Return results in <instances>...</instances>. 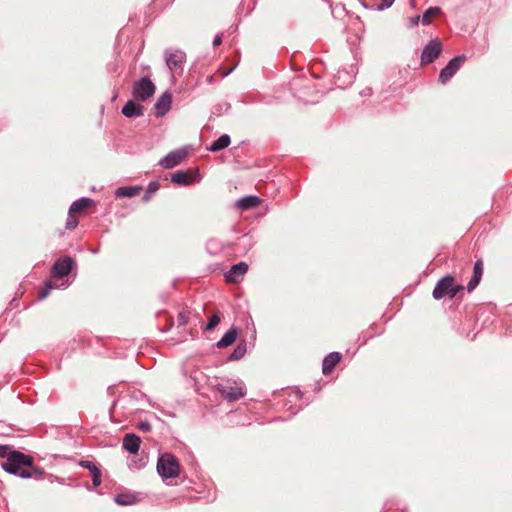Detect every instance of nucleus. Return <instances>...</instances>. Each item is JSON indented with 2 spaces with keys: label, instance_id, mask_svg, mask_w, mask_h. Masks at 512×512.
<instances>
[{
  "label": "nucleus",
  "instance_id": "f257e3e1",
  "mask_svg": "<svg viewBox=\"0 0 512 512\" xmlns=\"http://www.w3.org/2000/svg\"><path fill=\"white\" fill-rule=\"evenodd\" d=\"M4 458H6V461L2 463V468L7 473L26 478V472L32 465V457L30 455L9 448Z\"/></svg>",
  "mask_w": 512,
  "mask_h": 512
},
{
  "label": "nucleus",
  "instance_id": "f03ea898",
  "mask_svg": "<svg viewBox=\"0 0 512 512\" xmlns=\"http://www.w3.org/2000/svg\"><path fill=\"white\" fill-rule=\"evenodd\" d=\"M462 285H457L452 276H446L439 280L433 290V297L441 299L443 297L453 298L459 291L463 290Z\"/></svg>",
  "mask_w": 512,
  "mask_h": 512
},
{
  "label": "nucleus",
  "instance_id": "7ed1b4c3",
  "mask_svg": "<svg viewBox=\"0 0 512 512\" xmlns=\"http://www.w3.org/2000/svg\"><path fill=\"white\" fill-rule=\"evenodd\" d=\"M180 465L176 457L170 453L161 455L157 462V471L164 478L178 476Z\"/></svg>",
  "mask_w": 512,
  "mask_h": 512
},
{
  "label": "nucleus",
  "instance_id": "20e7f679",
  "mask_svg": "<svg viewBox=\"0 0 512 512\" xmlns=\"http://www.w3.org/2000/svg\"><path fill=\"white\" fill-rule=\"evenodd\" d=\"M155 90L154 83L149 78L144 77L134 83L132 95L137 100L146 101L154 95Z\"/></svg>",
  "mask_w": 512,
  "mask_h": 512
},
{
  "label": "nucleus",
  "instance_id": "39448f33",
  "mask_svg": "<svg viewBox=\"0 0 512 512\" xmlns=\"http://www.w3.org/2000/svg\"><path fill=\"white\" fill-rule=\"evenodd\" d=\"M465 60L466 57L464 55H460L451 59L449 63L441 70L439 74V82L446 84L456 74Z\"/></svg>",
  "mask_w": 512,
  "mask_h": 512
},
{
  "label": "nucleus",
  "instance_id": "423d86ee",
  "mask_svg": "<svg viewBox=\"0 0 512 512\" xmlns=\"http://www.w3.org/2000/svg\"><path fill=\"white\" fill-rule=\"evenodd\" d=\"M442 51V44L439 39L431 40L424 48L421 55V64L426 65L432 63L438 58Z\"/></svg>",
  "mask_w": 512,
  "mask_h": 512
},
{
  "label": "nucleus",
  "instance_id": "0eeeda50",
  "mask_svg": "<svg viewBox=\"0 0 512 512\" xmlns=\"http://www.w3.org/2000/svg\"><path fill=\"white\" fill-rule=\"evenodd\" d=\"M186 149H178L170 152L165 158L160 161V164L165 169H171L185 160L187 157Z\"/></svg>",
  "mask_w": 512,
  "mask_h": 512
},
{
  "label": "nucleus",
  "instance_id": "6e6552de",
  "mask_svg": "<svg viewBox=\"0 0 512 512\" xmlns=\"http://www.w3.org/2000/svg\"><path fill=\"white\" fill-rule=\"evenodd\" d=\"M73 266V260L70 257H65L62 259H59L55 262L53 269H52V275L53 277H64L67 276Z\"/></svg>",
  "mask_w": 512,
  "mask_h": 512
},
{
  "label": "nucleus",
  "instance_id": "1a4fd4ad",
  "mask_svg": "<svg viewBox=\"0 0 512 512\" xmlns=\"http://www.w3.org/2000/svg\"><path fill=\"white\" fill-rule=\"evenodd\" d=\"M248 270V265L245 262H240L233 265L229 272L226 274V281L229 283H239Z\"/></svg>",
  "mask_w": 512,
  "mask_h": 512
},
{
  "label": "nucleus",
  "instance_id": "9d476101",
  "mask_svg": "<svg viewBox=\"0 0 512 512\" xmlns=\"http://www.w3.org/2000/svg\"><path fill=\"white\" fill-rule=\"evenodd\" d=\"M218 391L221 397L229 402L237 401L245 395L241 387L220 386Z\"/></svg>",
  "mask_w": 512,
  "mask_h": 512
},
{
  "label": "nucleus",
  "instance_id": "9b49d317",
  "mask_svg": "<svg viewBox=\"0 0 512 512\" xmlns=\"http://www.w3.org/2000/svg\"><path fill=\"white\" fill-rule=\"evenodd\" d=\"M196 171L187 170V171H177L171 176V181L178 185H189L194 181L196 176Z\"/></svg>",
  "mask_w": 512,
  "mask_h": 512
},
{
  "label": "nucleus",
  "instance_id": "f8f14e48",
  "mask_svg": "<svg viewBox=\"0 0 512 512\" xmlns=\"http://www.w3.org/2000/svg\"><path fill=\"white\" fill-rule=\"evenodd\" d=\"M172 96L169 92L163 93L156 101L154 108L157 116H163L170 109Z\"/></svg>",
  "mask_w": 512,
  "mask_h": 512
},
{
  "label": "nucleus",
  "instance_id": "ddd939ff",
  "mask_svg": "<svg viewBox=\"0 0 512 512\" xmlns=\"http://www.w3.org/2000/svg\"><path fill=\"white\" fill-rule=\"evenodd\" d=\"M342 355L339 352H332L328 354L322 364V372L324 375H329L336 365L340 362Z\"/></svg>",
  "mask_w": 512,
  "mask_h": 512
},
{
  "label": "nucleus",
  "instance_id": "4468645a",
  "mask_svg": "<svg viewBox=\"0 0 512 512\" xmlns=\"http://www.w3.org/2000/svg\"><path fill=\"white\" fill-rule=\"evenodd\" d=\"M141 439L133 433L126 434L123 439V448L131 454H136L139 450Z\"/></svg>",
  "mask_w": 512,
  "mask_h": 512
},
{
  "label": "nucleus",
  "instance_id": "2eb2a0df",
  "mask_svg": "<svg viewBox=\"0 0 512 512\" xmlns=\"http://www.w3.org/2000/svg\"><path fill=\"white\" fill-rule=\"evenodd\" d=\"M185 61V53L182 51H172L167 54L166 63L170 70L176 69Z\"/></svg>",
  "mask_w": 512,
  "mask_h": 512
},
{
  "label": "nucleus",
  "instance_id": "dca6fc26",
  "mask_svg": "<svg viewBox=\"0 0 512 512\" xmlns=\"http://www.w3.org/2000/svg\"><path fill=\"white\" fill-rule=\"evenodd\" d=\"M122 114L126 117H138L143 115V107L134 101H128L122 108Z\"/></svg>",
  "mask_w": 512,
  "mask_h": 512
},
{
  "label": "nucleus",
  "instance_id": "f3484780",
  "mask_svg": "<svg viewBox=\"0 0 512 512\" xmlns=\"http://www.w3.org/2000/svg\"><path fill=\"white\" fill-rule=\"evenodd\" d=\"M262 203V200L257 196H246L237 201V207L242 210H248L254 207L259 206Z\"/></svg>",
  "mask_w": 512,
  "mask_h": 512
},
{
  "label": "nucleus",
  "instance_id": "a211bd4d",
  "mask_svg": "<svg viewBox=\"0 0 512 512\" xmlns=\"http://www.w3.org/2000/svg\"><path fill=\"white\" fill-rule=\"evenodd\" d=\"M237 337V329L232 328L229 331H227L224 336L217 342L218 348H226L233 344Z\"/></svg>",
  "mask_w": 512,
  "mask_h": 512
},
{
  "label": "nucleus",
  "instance_id": "6ab92c4d",
  "mask_svg": "<svg viewBox=\"0 0 512 512\" xmlns=\"http://www.w3.org/2000/svg\"><path fill=\"white\" fill-rule=\"evenodd\" d=\"M92 204H93L92 199L81 198L72 203V205L70 206L69 212H70V214L79 213V212L83 211L84 209L88 208L89 206H91Z\"/></svg>",
  "mask_w": 512,
  "mask_h": 512
},
{
  "label": "nucleus",
  "instance_id": "aec40b11",
  "mask_svg": "<svg viewBox=\"0 0 512 512\" xmlns=\"http://www.w3.org/2000/svg\"><path fill=\"white\" fill-rule=\"evenodd\" d=\"M142 190L141 186H125L116 190L117 197H134Z\"/></svg>",
  "mask_w": 512,
  "mask_h": 512
},
{
  "label": "nucleus",
  "instance_id": "412c9836",
  "mask_svg": "<svg viewBox=\"0 0 512 512\" xmlns=\"http://www.w3.org/2000/svg\"><path fill=\"white\" fill-rule=\"evenodd\" d=\"M230 142H231L230 136L227 134H224L211 144V146L209 147V150L212 152L220 151V150L228 147Z\"/></svg>",
  "mask_w": 512,
  "mask_h": 512
},
{
  "label": "nucleus",
  "instance_id": "4be33fe9",
  "mask_svg": "<svg viewBox=\"0 0 512 512\" xmlns=\"http://www.w3.org/2000/svg\"><path fill=\"white\" fill-rule=\"evenodd\" d=\"M479 282H480V260H477L474 263V274H473V277H472V279L469 281V283L467 285L468 292L473 291L477 287Z\"/></svg>",
  "mask_w": 512,
  "mask_h": 512
},
{
  "label": "nucleus",
  "instance_id": "5701e85b",
  "mask_svg": "<svg viewBox=\"0 0 512 512\" xmlns=\"http://www.w3.org/2000/svg\"><path fill=\"white\" fill-rule=\"evenodd\" d=\"M26 474H27L26 478H34L36 480H42L46 476L45 470L38 466H35L33 460H32V465H31V467H29Z\"/></svg>",
  "mask_w": 512,
  "mask_h": 512
},
{
  "label": "nucleus",
  "instance_id": "b1692460",
  "mask_svg": "<svg viewBox=\"0 0 512 512\" xmlns=\"http://www.w3.org/2000/svg\"><path fill=\"white\" fill-rule=\"evenodd\" d=\"M441 10L438 7H431L424 13L422 17V23L427 25L429 24L433 18L437 17L440 14Z\"/></svg>",
  "mask_w": 512,
  "mask_h": 512
},
{
  "label": "nucleus",
  "instance_id": "393cba45",
  "mask_svg": "<svg viewBox=\"0 0 512 512\" xmlns=\"http://www.w3.org/2000/svg\"><path fill=\"white\" fill-rule=\"evenodd\" d=\"M159 187H160V184L158 182H156V181L150 182L147 187L146 193L143 197V201L148 202L151 199L152 195L158 191Z\"/></svg>",
  "mask_w": 512,
  "mask_h": 512
},
{
  "label": "nucleus",
  "instance_id": "a878e982",
  "mask_svg": "<svg viewBox=\"0 0 512 512\" xmlns=\"http://www.w3.org/2000/svg\"><path fill=\"white\" fill-rule=\"evenodd\" d=\"M116 502L120 505H131L135 502V497L127 494H120L116 497Z\"/></svg>",
  "mask_w": 512,
  "mask_h": 512
},
{
  "label": "nucleus",
  "instance_id": "bb28decb",
  "mask_svg": "<svg viewBox=\"0 0 512 512\" xmlns=\"http://www.w3.org/2000/svg\"><path fill=\"white\" fill-rule=\"evenodd\" d=\"M246 352L245 346L238 345L232 354L230 355V360H238L241 359Z\"/></svg>",
  "mask_w": 512,
  "mask_h": 512
},
{
  "label": "nucleus",
  "instance_id": "cd10ccee",
  "mask_svg": "<svg viewBox=\"0 0 512 512\" xmlns=\"http://www.w3.org/2000/svg\"><path fill=\"white\" fill-rule=\"evenodd\" d=\"M220 316L215 313L213 314L210 318H209V321L206 325V330L210 331V330H213L219 323H220Z\"/></svg>",
  "mask_w": 512,
  "mask_h": 512
},
{
  "label": "nucleus",
  "instance_id": "c85d7f7f",
  "mask_svg": "<svg viewBox=\"0 0 512 512\" xmlns=\"http://www.w3.org/2000/svg\"><path fill=\"white\" fill-rule=\"evenodd\" d=\"M53 288H54V285L52 284L51 281L46 282L44 287L39 292V298L40 299L46 298Z\"/></svg>",
  "mask_w": 512,
  "mask_h": 512
},
{
  "label": "nucleus",
  "instance_id": "c756f323",
  "mask_svg": "<svg viewBox=\"0 0 512 512\" xmlns=\"http://www.w3.org/2000/svg\"><path fill=\"white\" fill-rule=\"evenodd\" d=\"M93 469L92 481L94 486L97 487L101 484V471L96 466H93Z\"/></svg>",
  "mask_w": 512,
  "mask_h": 512
},
{
  "label": "nucleus",
  "instance_id": "7c9ffc66",
  "mask_svg": "<svg viewBox=\"0 0 512 512\" xmlns=\"http://www.w3.org/2000/svg\"><path fill=\"white\" fill-rule=\"evenodd\" d=\"M78 224V220L77 218L75 217V214H70L69 213V217H68V220L66 222V228L67 229H74Z\"/></svg>",
  "mask_w": 512,
  "mask_h": 512
},
{
  "label": "nucleus",
  "instance_id": "2f4dec72",
  "mask_svg": "<svg viewBox=\"0 0 512 512\" xmlns=\"http://www.w3.org/2000/svg\"><path fill=\"white\" fill-rule=\"evenodd\" d=\"M81 465L85 468H87L91 473H93V466H95L92 462L90 461H82L81 462Z\"/></svg>",
  "mask_w": 512,
  "mask_h": 512
},
{
  "label": "nucleus",
  "instance_id": "473e14b6",
  "mask_svg": "<svg viewBox=\"0 0 512 512\" xmlns=\"http://www.w3.org/2000/svg\"><path fill=\"white\" fill-rule=\"evenodd\" d=\"M139 429H141L142 431H149L151 429V425L149 422H141L139 425H138Z\"/></svg>",
  "mask_w": 512,
  "mask_h": 512
},
{
  "label": "nucleus",
  "instance_id": "72a5a7b5",
  "mask_svg": "<svg viewBox=\"0 0 512 512\" xmlns=\"http://www.w3.org/2000/svg\"><path fill=\"white\" fill-rule=\"evenodd\" d=\"M9 448H10L9 446H2V445H0V456L2 458L5 457L7 451L9 450Z\"/></svg>",
  "mask_w": 512,
  "mask_h": 512
},
{
  "label": "nucleus",
  "instance_id": "f704fd0d",
  "mask_svg": "<svg viewBox=\"0 0 512 512\" xmlns=\"http://www.w3.org/2000/svg\"><path fill=\"white\" fill-rule=\"evenodd\" d=\"M178 320L180 324H185L187 322V317L184 313H179Z\"/></svg>",
  "mask_w": 512,
  "mask_h": 512
},
{
  "label": "nucleus",
  "instance_id": "c9c22d12",
  "mask_svg": "<svg viewBox=\"0 0 512 512\" xmlns=\"http://www.w3.org/2000/svg\"><path fill=\"white\" fill-rule=\"evenodd\" d=\"M221 42H222L221 37H220V36H217V37L214 39V41H213V45H214V46H218V45H220V44H221Z\"/></svg>",
  "mask_w": 512,
  "mask_h": 512
},
{
  "label": "nucleus",
  "instance_id": "e433bc0d",
  "mask_svg": "<svg viewBox=\"0 0 512 512\" xmlns=\"http://www.w3.org/2000/svg\"><path fill=\"white\" fill-rule=\"evenodd\" d=\"M383 2L385 3V5L387 7L391 6V4L393 3V0H383Z\"/></svg>",
  "mask_w": 512,
  "mask_h": 512
}]
</instances>
